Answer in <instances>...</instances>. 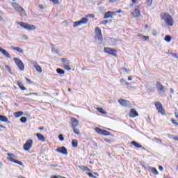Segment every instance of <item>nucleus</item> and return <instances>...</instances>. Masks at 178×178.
<instances>
[{
	"instance_id": "nucleus-58",
	"label": "nucleus",
	"mask_w": 178,
	"mask_h": 178,
	"mask_svg": "<svg viewBox=\"0 0 178 178\" xmlns=\"http://www.w3.org/2000/svg\"><path fill=\"white\" fill-rule=\"evenodd\" d=\"M111 41L115 42L114 44H112V45H115L116 44V40L115 39H111Z\"/></svg>"
},
{
	"instance_id": "nucleus-3",
	"label": "nucleus",
	"mask_w": 178,
	"mask_h": 178,
	"mask_svg": "<svg viewBox=\"0 0 178 178\" xmlns=\"http://www.w3.org/2000/svg\"><path fill=\"white\" fill-rule=\"evenodd\" d=\"M13 7L15 9V10H17L18 13H20L21 16H26V10L24 8H23L22 6L19 5L17 3H14L13 4Z\"/></svg>"
},
{
	"instance_id": "nucleus-34",
	"label": "nucleus",
	"mask_w": 178,
	"mask_h": 178,
	"mask_svg": "<svg viewBox=\"0 0 178 178\" xmlns=\"http://www.w3.org/2000/svg\"><path fill=\"white\" fill-rule=\"evenodd\" d=\"M72 129L75 134H76L77 136H80V131L79 129H77L76 128H72Z\"/></svg>"
},
{
	"instance_id": "nucleus-9",
	"label": "nucleus",
	"mask_w": 178,
	"mask_h": 178,
	"mask_svg": "<svg viewBox=\"0 0 178 178\" xmlns=\"http://www.w3.org/2000/svg\"><path fill=\"white\" fill-rule=\"evenodd\" d=\"M33 147V140L29 139L28 140H26V142L25 143V144L23 146V148L24 149V151H30V149H31V147Z\"/></svg>"
},
{
	"instance_id": "nucleus-21",
	"label": "nucleus",
	"mask_w": 178,
	"mask_h": 178,
	"mask_svg": "<svg viewBox=\"0 0 178 178\" xmlns=\"http://www.w3.org/2000/svg\"><path fill=\"white\" fill-rule=\"evenodd\" d=\"M0 120L1 122H5L6 123H10V122L8 121V117L0 115Z\"/></svg>"
},
{
	"instance_id": "nucleus-55",
	"label": "nucleus",
	"mask_w": 178,
	"mask_h": 178,
	"mask_svg": "<svg viewBox=\"0 0 178 178\" xmlns=\"http://www.w3.org/2000/svg\"><path fill=\"white\" fill-rule=\"evenodd\" d=\"M119 0H109V2L113 3V2H118Z\"/></svg>"
},
{
	"instance_id": "nucleus-61",
	"label": "nucleus",
	"mask_w": 178,
	"mask_h": 178,
	"mask_svg": "<svg viewBox=\"0 0 178 178\" xmlns=\"http://www.w3.org/2000/svg\"><path fill=\"white\" fill-rule=\"evenodd\" d=\"M170 91L171 94H173L175 92V90L172 88H170Z\"/></svg>"
},
{
	"instance_id": "nucleus-27",
	"label": "nucleus",
	"mask_w": 178,
	"mask_h": 178,
	"mask_svg": "<svg viewBox=\"0 0 178 178\" xmlns=\"http://www.w3.org/2000/svg\"><path fill=\"white\" fill-rule=\"evenodd\" d=\"M138 37L141 38L143 41H147V40H149V36H145V35H143V34L138 35Z\"/></svg>"
},
{
	"instance_id": "nucleus-49",
	"label": "nucleus",
	"mask_w": 178,
	"mask_h": 178,
	"mask_svg": "<svg viewBox=\"0 0 178 178\" xmlns=\"http://www.w3.org/2000/svg\"><path fill=\"white\" fill-rule=\"evenodd\" d=\"M127 88L128 90H136V87H134V86H129Z\"/></svg>"
},
{
	"instance_id": "nucleus-62",
	"label": "nucleus",
	"mask_w": 178,
	"mask_h": 178,
	"mask_svg": "<svg viewBox=\"0 0 178 178\" xmlns=\"http://www.w3.org/2000/svg\"><path fill=\"white\" fill-rule=\"evenodd\" d=\"M113 12L115 13L117 15V13H121L122 10H119L118 11H113Z\"/></svg>"
},
{
	"instance_id": "nucleus-39",
	"label": "nucleus",
	"mask_w": 178,
	"mask_h": 178,
	"mask_svg": "<svg viewBox=\"0 0 178 178\" xmlns=\"http://www.w3.org/2000/svg\"><path fill=\"white\" fill-rule=\"evenodd\" d=\"M7 156H9L8 158H16V155L12 153H8Z\"/></svg>"
},
{
	"instance_id": "nucleus-26",
	"label": "nucleus",
	"mask_w": 178,
	"mask_h": 178,
	"mask_svg": "<svg viewBox=\"0 0 178 178\" xmlns=\"http://www.w3.org/2000/svg\"><path fill=\"white\" fill-rule=\"evenodd\" d=\"M11 49H13V51H17V52H19V54H23V49L20 47H11Z\"/></svg>"
},
{
	"instance_id": "nucleus-8",
	"label": "nucleus",
	"mask_w": 178,
	"mask_h": 178,
	"mask_svg": "<svg viewBox=\"0 0 178 178\" xmlns=\"http://www.w3.org/2000/svg\"><path fill=\"white\" fill-rule=\"evenodd\" d=\"M14 62L21 72L24 70V64L23 63V61H21V60L17 58H15Z\"/></svg>"
},
{
	"instance_id": "nucleus-37",
	"label": "nucleus",
	"mask_w": 178,
	"mask_h": 178,
	"mask_svg": "<svg viewBox=\"0 0 178 178\" xmlns=\"http://www.w3.org/2000/svg\"><path fill=\"white\" fill-rule=\"evenodd\" d=\"M7 159L10 162H13V163H15L16 161V159H15L13 157H7Z\"/></svg>"
},
{
	"instance_id": "nucleus-18",
	"label": "nucleus",
	"mask_w": 178,
	"mask_h": 178,
	"mask_svg": "<svg viewBox=\"0 0 178 178\" xmlns=\"http://www.w3.org/2000/svg\"><path fill=\"white\" fill-rule=\"evenodd\" d=\"M71 122H72V128L74 129L76 128L77 126H79V120L74 118H71Z\"/></svg>"
},
{
	"instance_id": "nucleus-38",
	"label": "nucleus",
	"mask_w": 178,
	"mask_h": 178,
	"mask_svg": "<svg viewBox=\"0 0 178 178\" xmlns=\"http://www.w3.org/2000/svg\"><path fill=\"white\" fill-rule=\"evenodd\" d=\"M51 51L53 52V54H58V49H56V48H55V47L52 46Z\"/></svg>"
},
{
	"instance_id": "nucleus-48",
	"label": "nucleus",
	"mask_w": 178,
	"mask_h": 178,
	"mask_svg": "<svg viewBox=\"0 0 178 178\" xmlns=\"http://www.w3.org/2000/svg\"><path fill=\"white\" fill-rule=\"evenodd\" d=\"M29 95H35V97H40V95L38 92H31Z\"/></svg>"
},
{
	"instance_id": "nucleus-54",
	"label": "nucleus",
	"mask_w": 178,
	"mask_h": 178,
	"mask_svg": "<svg viewBox=\"0 0 178 178\" xmlns=\"http://www.w3.org/2000/svg\"><path fill=\"white\" fill-rule=\"evenodd\" d=\"M88 175L89 176V177H94V175L91 172H88Z\"/></svg>"
},
{
	"instance_id": "nucleus-10",
	"label": "nucleus",
	"mask_w": 178,
	"mask_h": 178,
	"mask_svg": "<svg viewBox=\"0 0 178 178\" xmlns=\"http://www.w3.org/2000/svg\"><path fill=\"white\" fill-rule=\"evenodd\" d=\"M156 110L158 111L159 113H161V115H165V109L162 106V104L159 102H156L154 103Z\"/></svg>"
},
{
	"instance_id": "nucleus-30",
	"label": "nucleus",
	"mask_w": 178,
	"mask_h": 178,
	"mask_svg": "<svg viewBox=\"0 0 178 178\" xmlns=\"http://www.w3.org/2000/svg\"><path fill=\"white\" fill-rule=\"evenodd\" d=\"M97 111L98 112H99L100 113H102V115H106V111H104V108H101V107H98L96 108Z\"/></svg>"
},
{
	"instance_id": "nucleus-6",
	"label": "nucleus",
	"mask_w": 178,
	"mask_h": 178,
	"mask_svg": "<svg viewBox=\"0 0 178 178\" xmlns=\"http://www.w3.org/2000/svg\"><path fill=\"white\" fill-rule=\"evenodd\" d=\"M104 53L108 54V55H112L113 56H115V58L118 57V51L115 49H112L110 47H105L104 49Z\"/></svg>"
},
{
	"instance_id": "nucleus-46",
	"label": "nucleus",
	"mask_w": 178,
	"mask_h": 178,
	"mask_svg": "<svg viewBox=\"0 0 178 178\" xmlns=\"http://www.w3.org/2000/svg\"><path fill=\"white\" fill-rule=\"evenodd\" d=\"M146 3L149 6H151L152 5V0H146Z\"/></svg>"
},
{
	"instance_id": "nucleus-53",
	"label": "nucleus",
	"mask_w": 178,
	"mask_h": 178,
	"mask_svg": "<svg viewBox=\"0 0 178 178\" xmlns=\"http://www.w3.org/2000/svg\"><path fill=\"white\" fill-rule=\"evenodd\" d=\"M133 80V76H128V81H131Z\"/></svg>"
},
{
	"instance_id": "nucleus-32",
	"label": "nucleus",
	"mask_w": 178,
	"mask_h": 178,
	"mask_svg": "<svg viewBox=\"0 0 178 178\" xmlns=\"http://www.w3.org/2000/svg\"><path fill=\"white\" fill-rule=\"evenodd\" d=\"M72 144V147H76L79 145V142H77V140L73 139Z\"/></svg>"
},
{
	"instance_id": "nucleus-45",
	"label": "nucleus",
	"mask_w": 178,
	"mask_h": 178,
	"mask_svg": "<svg viewBox=\"0 0 178 178\" xmlns=\"http://www.w3.org/2000/svg\"><path fill=\"white\" fill-rule=\"evenodd\" d=\"M87 17H90V19H94V17H95V16L94 15V14H88L86 15V18Z\"/></svg>"
},
{
	"instance_id": "nucleus-16",
	"label": "nucleus",
	"mask_w": 178,
	"mask_h": 178,
	"mask_svg": "<svg viewBox=\"0 0 178 178\" xmlns=\"http://www.w3.org/2000/svg\"><path fill=\"white\" fill-rule=\"evenodd\" d=\"M31 63L35 68V70L38 72V73H42V69L41 68V67L38 65V63L36 61L32 60V61H31Z\"/></svg>"
},
{
	"instance_id": "nucleus-52",
	"label": "nucleus",
	"mask_w": 178,
	"mask_h": 178,
	"mask_svg": "<svg viewBox=\"0 0 178 178\" xmlns=\"http://www.w3.org/2000/svg\"><path fill=\"white\" fill-rule=\"evenodd\" d=\"M26 81H28V83H29V84H32V83H33V82L31 81V80H30L29 78H26Z\"/></svg>"
},
{
	"instance_id": "nucleus-4",
	"label": "nucleus",
	"mask_w": 178,
	"mask_h": 178,
	"mask_svg": "<svg viewBox=\"0 0 178 178\" xmlns=\"http://www.w3.org/2000/svg\"><path fill=\"white\" fill-rule=\"evenodd\" d=\"M17 24H19V26H21L22 29H25V30H29V31L35 30V26L30 25V24L18 22Z\"/></svg>"
},
{
	"instance_id": "nucleus-22",
	"label": "nucleus",
	"mask_w": 178,
	"mask_h": 178,
	"mask_svg": "<svg viewBox=\"0 0 178 178\" xmlns=\"http://www.w3.org/2000/svg\"><path fill=\"white\" fill-rule=\"evenodd\" d=\"M79 169H81L83 172H91V170L88 167L85 165H79Z\"/></svg>"
},
{
	"instance_id": "nucleus-20",
	"label": "nucleus",
	"mask_w": 178,
	"mask_h": 178,
	"mask_svg": "<svg viewBox=\"0 0 178 178\" xmlns=\"http://www.w3.org/2000/svg\"><path fill=\"white\" fill-rule=\"evenodd\" d=\"M130 118H136L138 116V113L136 111V109L132 108L129 113Z\"/></svg>"
},
{
	"instance_id": "nucleus-51",
	"label": "nucleus",
	"mask_w": 178,
	"mask_h": 178,
	"mask_svg": "<svg viewBox=\"0 0 178 178\" xmlns=\"http://www.w3.org/2000/svg\"><path fill=\"white\" fill-rule=\"evenodd\" d=\"M108 23H109L108 20H104V21L102 22V24H106Z\"/></svg>"
},
{
	"instance_id": "nucleus-23",
	"label": "nucleus",
	"mask_w": 178,
	"mask_h": 178,
	"mask_svg": "<svg viewBox=\"0 0 178 178\" xmlns=\"http://www.w3.org/2000/svg\"><path fill=\"white\" fill-rule=\"evenodd\" d=\"M36 137L38 138L40 141H42V142L45 141V137H44V135L41 134H37Z\"/></svg>"
},
{
	"instance_id": "nucleus-33",
	"label": "nucleus",
	"mask_w": 178,
	"mask_h": 178,
	"mask_svg": "<svg viewBox=\"0 0 178 178\" xmlns=\"http://www.w3.org/2000/svg\"><path fill=\"white\" fill-rule=\"evenodd\" d=\"M56 72L58 74H65V71L60 68H58Z\"/></svg>"
},
{
	"instance_id": "nucleus-44",
	"label": "nucleus",
	"mask_w": 178,
	"mask_h": 178,
	"mask_svg": "<svg viewBox=\"0 0 178 178\" xmlns=\"http://www.w3.org/2000/svg\"><path fill=\"white\" fill-rule=\"evenodd\" d=\"M172 124H175V126H176L177 127H178V122L177 121H176L175 120H172Z\"/></svg>"
},
{
	"instance_id": "nucleus-25",
	"label": "nucleus",
	"mask_w": 178,
	"mask_h": 178,
	"mask_svg": "<svg viewBox=\"0 0 178 178\" xmlns=\"http://www.w3.org/2000/svg\"><path fill=\"white\" fill-rule=\"evenodd\" d=\"M131 145H134L135 148H143V146L136 141L131 142Z\"/></svg>"
},
{
	"instance_id": "nucleus-17",
	"label": "nucleus",
	"mask_w": 178,
	"mask_h": 178,
	"mask_svg": "<svg viewBox=\"0 0 178 178\" xmlns=\"http://www.w3.org/2000/svg\"><path fill=\"white\" fill-rule=\"evenodd\" d=\"M118 102L119 104H120L122 106H124L125 108H127L131 106L130 102L125 99H120L118 100Z\"/></svg>"
},
{
	"instance_id": "nucleus-63",
	"label": "nucleus",
	"mask_w": 178,
	"mask_h": 178,
	"mask_svg": "<svg viewBox=\"0 0 178 178\" xmlns=\"http://www.w3.org/2000/svg\"><path fill=\"white\" fill-rule=\"evenodd\" d=\"M124 85L128 86V87H129V86H130V83H129L128 82H125Z\"/></svg>"
},
{
	"instance_id": "nucleus-36",
	"label": "nucleus",
	"mask_w": 178,
	"mask_h": 178,
	"mask_svg": "<svg viewBox=\"0 0 178 178\" xmlns=\"http://www.w3.org/2000/svg\"><path fill=\"white\" fill-rule=\"evenodd\" d=\"M20 122H21L22 123H26V122H27V118H26V117H22V118H20Z\"/></svg>"
},
{
	"instance_id": "nucleus-13",
	"label": "nucleus",
	"mask_w": 178,
	"mask_h": 178,
	"mask_svg": "<svg viewBox=\"0 0 178 178\" xmlns=\"http://www.w3.org/2000/svg\"><path fill=\"white\" fill-rule=\"evenodd\" d=\"M56 152L62 154V155H67V149L65 147H60L56 149Z\"/></svg>"
},
{
	"instance_id": "nucleus-15",
	"label": "nucleus",
	"mask_w": 178,
	"mask_h": 178,
	"mask_svg": "<svg viewBox=\"0 0 178 178\" xmlns=\"http://www.w3.org/2000/svg\"><path fill=\"white\" fill-rule=\"evenodd\" d=\"M131 13L134 17H140V16H141L138 7H136Z\"/></svg>"
},
{
	"instance_id": "nucleus-24",
	"label": "nucleus",
	"mask_w": 178,
	"mask_h": 178,
	"mask_svg": "<svg viewBox=\"0 0 178 178\" xmlns=\"http://www.w3.org/2000/svg\"><path fill=\"white\" fill-rule=\"evenodd\" d=\"M17 84L18 86V87H19V88H21V90L22 91H26L27 90V88H26V87H24V86H23V83L20 81H17Z\"/></svg>"
},
{
	"instance_id": "nucleus-42",
	"label": "nucleus",
	"mask_w": 178,
	"mask_h": 178,
	"mask_svg": "<svg viewBox=\"0 0 178 178\" xmlns=\"http://www.w3.org/2000/svg\"><path fill=\"white\" fill-rule=\"evenodd\" d=\"M58 138H59L60 141H64V140H65V138H63V135H62V134L58 135Z\"/></svg>"
},
{
	"instance_id": "nucleus-64",
	"label": "nucleus",
	"mask_w": 178,
	"mask_h": 178,
	"mask_svg": "<svg viewBox=\"0 0 178 178\" xmlns=\"http://www.w3.org/2000/svg\"><path fill=\"white\" fill-rule=\"evenodd\" d=\"M137 2V0H132V3H136Z\"/></svg>"
},
{
	"instance_id": "nucleus-40",
	"label": "nucleus",
	"mask_w": 178,
	"mask_h": 178,
	"mask_svg": "<svg viewBox=\"0 0 178 178\" xmlns=\"http://www.w3.org/2000/svg\"><path fill=\"white\" fill-rule=\"evenodd\" d=\"M122 72H124L125 73H127L129 74V73H130V70L127 69V68H125V67H123L122 69Z\"/></svg>"
},
{
	"instance_id": "nucleus-2",
	"label": "nucleus",
	"mask_w": 178,
	"mask_h": 178,
	"mask_svg": "<svg viewBox=\"0 0 178 178\" xmlns=\"http://www.w3.org/2000/svg\"><path fill=\"white\" fill-rule=\"evenodd\" d=\"M156 87L159 94L161 97H165L166 95V90H165V86H163L161 82H157Z\"/></svg>"
},
{
	"instance_id": "nucleus-57",
	"label": "nucleus",
	"mask_w": 178,
	"mask_h": 178,
	"mask_svg": "<svg viewBox=\"0 0 178 178\" xmlns=\"http://www.w3.org/2000/svg\"><path fill=\"white\" fill-rule=\"evenodd\" d=\"M39 9L43 10L44 9V6L42 5H39Z\"/></svg>"
},
{
	"instance_id": "nucleus-28",
	"label": "nucleus",
	"mask_w": 178,
	"mask_h": 178,
	"mask_svg": "<svg viewBox=\"0 0 178 178\" xmlns=\"http://www.w3.org/2000/svg\"><path fill=\"white\" fill-rule=\"evenodd\" d=\"M149 172H152L153 175H159V173L158 172V170H156V168L150 167L149 168Z\"/></svg>"
},
{
	"instance_id": "nucleus-47",
	"label": "nucleus",
	"mask_w": 178,
	"mask_h": 178,
	"mask_svg": "<svg viewBox=\"0 0 178 178\" xmlns=\"http://www.w3.org/2000/svg\"><path fill=\"white\" fill-rule=\"evenodd\" d=\"M54 5H59V0H51Z\"/></svg>"
},
{
	"instance_id": "nucleus-19",
	"label": "nucleus",
	"mask_w": 178,
	"mask_h": 178,
	"mask_svg": "<svg viewBox=\"0 0 178 178\" xmlns=\"http://www.w3.org/2000/svg\"><path fill=\"white\" fill-rule=\"evenodd\" d=\"M0 52H1V54L4 56H6V58H8V59H10V54H9V53L6 51V50H5V49H3L2 47H0Z\"/></svg>"
},
{
	"instance_id": "nucleus-41",
	"label": "nucleus",
	"mask_w": 178,
	"mask_h": 178,
	"mask_svg": "<svg viewBox=\"0 0 178 178\" xmlns=\"http://www.w3.org/2000/svg\"><path fill=\"white\" fill-rule=\"evenodd\" d=\"M5 67L6 69V70H8V72L12 74V70L10 69V67H9V65H6Z\"/></svg>"
},
{
	"instance_id": "nucleus-12",
	"label": "nucleus",
	"mask_w": 178,
	"mask_h": 178,
	"mask_svg": "<svg viewBox=\"0 0 178 178\" xmlns=\"http://www.w3.org/2000/svg\"><path fill=\"white\" fill-rule=\"evenodd\" d=\"M62 62L63 63V67L65 69V70H72V67H70V61L69 60L63 58Z\"/></svg>"
},
{
	"instance_id": "nucleus-60",
	"label": "nucleus",
	"mask_w": 178,
	"mask_h": 178,
	"mask_svg": "<svg viewBox=\"0 0 178 178\" xmlns=\"http://www.w3.org/2000/svg\"><path fill=\"white\" fill-rule=\"evenodd\" d=\"M172 140H175V141H178V137H174L172 138Z\"/></svg>"
},
{
	"instance_id": "nucleus-35",
	"label": "nucleus",
	"mask_w": 178,
	"mask_h": 178,
	"mask_svg": "<svg viewBox=\"0 0 178 178\" xmlns=\"http://www.w3.org/2000/svg\"><path fill=\"white\" fill-rule=\"evenodd\" d=\"M17 165H19V166H23V168H24V164H23V163L20 161L18 160H15V163Z\"/></svg>"
},
{
	"instance_id": "nucleus-43",
	"label": "nucleus",
	"mask_w": 178,
	"mask_h": 178,
	"mask_svg": "<svg viewBox=\"0 0 178 178\" xmlns=\"http://www.w3.org/2000/svg\"><path fill=\"white\" fill-rule=\"evenodd\" d=\"M152 35H154L155 37L157 35L158 32L156 31V30L154 29L152 31Z\"/></svg>"
},
{
	"instance_id": "nucleus-59",
	"label": "nucleus",
	"mask_w": 178,
	"mask_h": 178,
	"mask_svg": "<svg viewBox=\"0 0 178 178\" xmlns=\"http://www.w3.org/2000/svg\"><path fill=\"white\" fill-rule=\"evenodd\" d=\"M2 129H6V127L0 124V130H2Z\"/></svg>"
},
{
	"instance_id": "nucleus-5",
	"label": "nucleus",
	"mask_w": 178,
	"mask_h": 178,
	"mask_svg": "<svg viewBox=\"0 0 178 178\" xmlns=\"http://www.w3.org/2000/svg\"><path fill=\"white\" fill-rule=\"evenodd\" d=\"M95 38L96 40H98V41H101V42H102L104 38H102V32L99 27H96L95 29Z\"/></svg>"
},
{
	"instance_id": "nucleus-29",
	"label": "nucleus",
	"mask_w": 178,
	"mask_h": 178,
	"mask_svg": "<svg viewBox=\"0 0 178 178\" xmlns=\"http://www.w3.org/2000/svg\"><path fill=\"white\" fill-rule=\"evenodd\" d=\"M14 116L15 118H21L24 115L23 111H19V112H15L14 113Z\"/></svg>"
},
{
	"instance_id": "nucleus-1",
	"label": "nucleus",
	"mask_w": 178,
	"mask_h": 178,
	"mask_svg": "<svg viewBox=\"0 0 178 178\" xmlns=\"http://www.w3.org/2000/svg\"><path fill=\"white\" fill-rule=\"evenodd\" d=\"M162 20H164L165 23L169 27H172L173 26L175 21H173V17L168 13H163L160 15Z\"/></svg>"
},
{
	"instance_id": "nucleus-31",
	"label": "nucleus",
	"mask_w": 178,
	"mask_h": 178,
	"mask_svg": "<svg viewBox=\"0 0 178 178\" xmlns=\"http://www.w3.org/2000/svg\"><path fill=\"white\" fill-rule=\"evenodd\" d=\"M164 40L166 42H170L172 41V37L170 35H165Z\"/></svg>"
},
{
	"instance_id": "nucleus-7",
	"label": "nucleus",
	"mask_w": 178,
	"mask_h": 178,
	"mask_svg": "<svg viewBox=\"0 0 178 178\" xmlns=\"http://www.w3.org/2000/svg\"><path fill=\"white\" fill-rule=\"evenodd\" d=\"M88 23V19L87 17H83L79 21L74 22L73 24V27H79V26H81L82 24H87Z\"/></svg>"
},
{
	"instance_id": "nucleus-56",
	"label": "nucleus",
	"mask_w": 178,
	"mask_h": 178,
	"mask_svg": "<svg viewBox=\"0 0 178 178\" xmlns=\"http://www.w3.org/2000/svg\"><path fill=\"white\" fill-rule=\"evenodd\" d=\"M159 170L162 171V170H163V167L162 165H159Z\"/></svg>"
},
{
	"instance_id": "nucleus-11",
	"label": "nucleus",
	"mask_w": 178,
	"mask_h": 178,
	"mask_svg": "<svg viewBox=\"0 0 178 178\" xmlns=\"http://www.w3.org/2000/svg\"><path fill=\"white\" fill-rule=\"evenodd\" d=\"M95 130L96 133H97V134H101L102 136H111V132L104 129H101L98 127H95Z\"/></svg>"
},
{
	"instance_id": "nucleus-14",
	"label": "nucleus",
	"mask_w": 178,
	"mask_h": 178,
	"mask_svg": "<svg viewBox=\"0 0 178 178\" xmlns=\"http://www.w3.org/2000/svg\"><path fill=\"white\" fill-rule=\"evenodd\" d=\"M113 16H116V13H114L113 11H108L104 14L103 19H112Z\"/></svg>"
},
{
	"instance_id": "nucleus-50",
	"label": "nucleus",
	"mask_w": 178,
	"mask_h": 178,
	"mask_svg": "<svg viewBox=\"0 0 178 178\" xmlns=\"http://www.w3.org/2000/svg\"><path fill=\"white\" fill-rule=\"evenodd\" d=\"M120 83H122V84H125L126 80H124V79H121L120 80Z\"/></svg>"
}]
</instances>
